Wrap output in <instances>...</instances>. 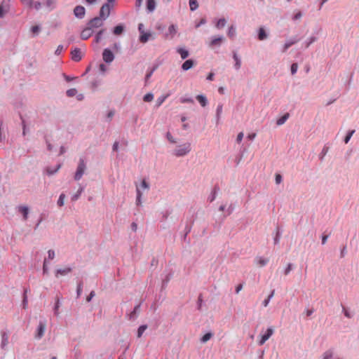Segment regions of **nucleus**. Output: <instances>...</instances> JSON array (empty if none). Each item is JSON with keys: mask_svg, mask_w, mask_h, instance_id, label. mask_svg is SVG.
Listing matches in <instances>:
<instances>
[{"mask_svg": "<svg viewBox=\"0 0 359 359\" xmlns=\"http://www.w3.org/2000/svg\"><path fill=\"white\" fill-rule=\"evenodd\" d=\"M67 95L69 97L76 95L77 90L76 88H71L67 90Z\"/></svg>", "mask_w": 359, "mask_h": 359, "instance_id": "e433bc0d", "label": "nucleus"}, {"mask_svg": "<svg viewBox=\"0 0 359 359\" xmlns=\"http://www.w3.org/2000/svg\"><path fill=\"white\" fill-rule=\"evenodd\" d=\"M243 136H244V134L243 132L239 133L236 137V142L238 143H240L242 141Z\"/></svg>", "mask_w": 359, "mask_h": 359, "instance_id": "13d9d810", "label": "nucleus"}, {"mask_svg": "<svg viewBox=\"0 0 359 359\" xmlns=\"http://www.w3.org/2000/svg\"><path fill=\"white\" fill-rule=\"evenodd\" d=\"M59 307H60V299L57 298L55 305V307H54L55 314L56 316H57L59 314V312H58Z\"/></svg>", "mask_w": 359, "mask_h": 359, "instance_id": "8fccbe9b", "label": "nucleus"}, {"mask_svg": "<svg viewBox=\"0 0 359 359\" xmlns=\"http://www.w3.org/2000/svg\"><path fill=\"white\" fill-rule=\"evenodd\" d=\"M27 290H25V294H24V297H23V300H22V306H23V309H27Z\"/></svg>", "mask_w": 359, "mask_h": 359, "instance_id": "a18cd8bd", "label": "nucleus"}, {"mask_svg": "<svg viewBox=\"0 0 359 359\" xmlns=\"http://www.w3.org/2000/svg\"><path fill=\"white\" fill-rule=\"evenodd\" d=\"M334 356L333 350H327L323 353V359H331Z\"/></svg>", "mask_w": 359, "mask_h": 359, "instance_id": "bb28decb", "label": "nucleus"}, {"mask_svg": "<svg viewBox=\"0 0 359 359\" xmlns=\"http://www.w3.org/2000/svg\"><path fill=\"white\" fill-rule=\"evenodd\" d=\"M140 305L138 304L137 305L133 311L130 313V320H134L137 318L138 313H140Z\"/></svg>", "mask_w": 359, "mask_h": 359, "instance_id": "412c9836", "label": "nucleus"}, {"mask_svg": "<svg viewBox=\"0 0 359 359\" xmlns=\"http://www.w3.org/2000/svg\"><path fill=\"white\" fill-rule=\"evenodd\" d=\"M10 4L8 0H3L0 3V19L3 18L9 11Z\"/></svg>", "mask_w": 359, "mask_h": 359, "instance_id": "20e7f679", "label": "nucleus"}, {"mask_svg": "<svg viewBox=\"0 0 359 359\" xmlns=\"http://www.w3.org/2000/svg\"><path fill=\"white\" fill-rule=\"evenodd\" d=\"M177 53L180 55L182 59H186L189 56L188 50L182 48H179L177 50Z\"/></svg>", "mask_w": 359, "mask_h": 359, "instance_id": "a878e982", "label": "nucleus"}, {"mask_svg": "<svg viewBox=\"0 0 359 359\" xmlns=\"http://www.w3.org/2000/svg\"><path fill=\"white\" fill-rule=\"evenodd\" d=\"M297 42V39H293V40H289L287 41L285 45L283 46V53H285L287 51V50L291 46H292L293 44L296 43Z\"/></svg>", "mask_w": 359, "mask_h": 359, "instance_id": "393cba45", "label": "nucleus"}, {"mask_svg": "<svg viewBox=\"0 0 359 359\" xmlns=\"http://www.w3.org/2000/svg\"><path fill=\"white\" fill-rule=\"evenodd\" d=\"M48 257L50 259H53L55 257V252L53 250H49L48 251Z\"/></svg>", "mask_w": 359, "mask_h": 359, "instance_id": "4d7b16f0", "label": "nucleus"}, {"mask_svg": "<svg viewBox=\"0 0 359 359\" xmlns=\"http://www.w3.org/2000/svg\"><path fill=\"white\" fill-rule=\"evenodd\" d=\"M46 325L45 322H43V321L39 322V325L37 332H36V334L35 336L36 338L41 339L43 336L45 330H46Z\"/></svg>", "mask_w": 359, "mask_h": 359, "instance_id": "9d476101", "label": "nucleus"}, {"mask_svg": "<svg viewBox=\"0 0 359 359\" xmlns=\"http://www.w3.org/2000/svg\"><path fill=\"white\" fill-rule=\"evenodd\" d=\"M166 97H167L166 96H162V97H158L156 100V106L157 107L161 106L163 104V102L165 101Z\"/></svg>", "mask_w": 359, "mask_h": 359, "instance_id": "09e8293b", "label": "nucleus"}, {"mask_svg": "<svg viewBox=\"0 0 359 359\" xmlns=\"http://www.w3.org/2000/svg\"><path fill=\"white\" fill-rule=\"evenodd\" d=\"M275 180H276V184H280V183L281 182V181H282V177H281V175H279V174H277V175H276V179H275Z\"/></svg>", "mask_w": 359, "mask_h": 359, "instance_id": "69168bd1", "label": "nucleus"}, {"mask_svg": "<svg viewBox=\"0 0 359 359\" xmlns=\"http://www.w3.org/2000/svg\"><path fill=\"white\" fill-rule=\"evenodd\" d=\"M302 14L300 11H299L297 13H296L294 17H293V20H299L302 18Z\"/></svg>", "mask_w": 359, "mask_h": 359, "instance_id": "338daca9", "label": "nucleus"}, {"mask_svg": "<svg viewBox=\"0 0 359 359\" xmlns=\"http://www.w3.org/2000/svg\"><path fill=\"white\" fill-rule=\"evenodd\" d=\"M255 262H256V264H257V265L258 266L262 267V266H265L268 263L269 259L263 258L262 257H257L255 259Z\"/></svg>", "mask_w": 359, "mask_h": 359, "instance_id": "2eb2a0df", "label": "nucleus"}, {"mask_svg": "<svg viewBox=\"0 0 359 359\" xmlns=\"http://www.w3.org/2000/svg\"><path fill=\"white\" fill-rule=\"evenodd\" d=\"M147 329V325H142L140 326L138 330H137V337L140 338L142 336V334L144 333V332Z\"/></svg>", "mask_w": 359, "mask_h": 359, "instance_id": "c756f323", "label": "nucleus"}, {"mask_svg": "<svg viewBox=\"0 0 359 359\" xmlns=\"http://www.w3.org/2000/svg\"><path fill=\"white\" fill-rule=\"evenodd\" d=\"M223 41H224L223 36H219V37L214 38L210 41V47L219 46Z\"/></svg>", "mask_w": 359, "mask_h": 359, "instance_id": "ddd939ff", "label": "nucleus"}, {"mask_svg": "<svg viewBox=\"0 0 359 359\" xmlns=\"http://www.w3.org/2000/svg\"><path fill=\"white\" fill-rule=\"evenodd\" d=\"M104 21V20H103L100 17H95L88 22V25L92 29H93V28H99L103 25Z\"/></svg>", "mask_w": 359, "mask_h": 359, "instance_id": "7ed1b4c3", "label": "nucleus"}, {"mask_svg": "<svg viewBox=\"0 0 359 359\" xmlns=\"http://www.w3.org/2000/svg\"><path fill=\"white\" fill-rule=\"evenodd\" d=\"M222 111V105L219 104V105H218V107L217 108V119L219 118L220 114H221Z\"/></svg>", "mask_w": 359, "mask_h": 359, "instance_id": "6e6d98bb", "label": "nucleus"}, {"mask_svg": "<svg viewBox=\"0 0 359 359\" xmlns=\"http://www.w3.org/2000/svg\"><path fill=\"white\" fill-rule=\"evenodd\" d=\"M81 292H82V283H79L78 284L77 290H76V293H77L78 297L81 295Z\"/></svg>", "mask_w": 359, "mask_h": 359, "instance_id": "5fc2aeb1", "label": "nucleus"}, {"mask_svg": "<svg viewBox=\"0 0 359 359\" xmlns=\"http://www.w3.org/2000/svg\"><path fill=\"white\" fill-rule=\"evenodd\" d=\"M140 189L148 190L149 189V184L146 182V180H143L138 187Z\"/></svg>", "mask_w": 359, "mask_h": 359, "instance_id": "a19ab883", "label": "nucleus"}, {"mask_svg": "<svg viewBox=\"0 0 359 359\" xmlns=\"http://www.w3.org/2000/svg\"><path fill=\"white\" fill-rule=\"evenodd\" d=\"M40 27L39 25H35V26H33L32 28H31V31L32 32V33L34 34V35H37L39 34V32H40Z\"/></svg>", "mask_w": 359, "mask_h": 359, "instance_id": "49530a36", "label": "nucleus"}, {"mask_svg": "<svg viewBox=\"0 0 359 359\" xmlns=\"http://www.w3.org/2000/svg\"><path fill=\"white\" fill-rule=\"evenodd\" d=\"M273 329L272 327H269L266 330V333L262 336L261 339L259 341V344L260 346L263 345L266 342V341H267L271 337V336L273 334Z\"/></svg>", "mask_w": 359, "mask_h": 359, "instance_id": "1a4fd4ad", "label": "nucleus"}, {"mask_svg": "<svg viewBox=\"0 0 359 359\" xmlns=\"http://www.w3.org/2000/svg\"><path fill=\"white\" fill-rule=\"evenodd\" d=\"M105 29H100L96 34L95 36V42L96 43H99L102 39V35L103 34V33L104 32Z\"/></svg>", "mask_w": 359, "mask_h": 359, "instance_id": "58836bf2", "label": "nucleus"}, {"mask_svg": "<svg viewBox=\"0 0 359 359\" xmlns=\"http://www.w3.org/2000/svg\"><path fill=\"white\" fill-rule=\"evenodd\" d=\"M166 138L169 141L170 143L175 144L177 142L176 140L173 137L170 132L166 133Z\"/></svg>", "mask_w": 359, "mask_h": 359, "instance_id": "79ce46f5", "label": "nucleus"}, {"mask_svg": "<svg viewBox=\"0 0 359 359\" xmlns=\"http://www.w3.org/2000/svg\"><path fill=\"white\" fill-rule=\"evenodd\" d=\"M86 170V164L83 158H80L76 171L74 175V180H79Z\"/></svg>", "mask_w": 359, "mask_h": 359, "instance_id": "f03ea898", "label": "nucleus"}, {"mask_svg": "<svg viewBox=\"0 0 359 359\" xmlns=\"http://www.w3.org/2000/svg\"><path fill=\"white\" fill-rule=\"evenodd\" d=\"M81 52L79 48H76L72 51V58L73 60L79 61L81 60Z\"/></svg>", "mask_w": 359, "mask_h": 359, "instance_id": "9b49d317", "label": "nucleus"}, {"mask_svg": "<svg viewBox=\"0 0 359 359\" xmlns=\"http://www.w3.org/2000/svg\"><path fill=\"white\" fill-rule=\"evenodd\" d=\"M153 99H154V95L151 93L146 94L143 97V100L146 102H151L153 100Z\"/></svg>", "mask_w": 359, "mask_h": 359, "instance_id": "c9c22d12", "label": "nucleus"}, {"mask_svg": "<svg viewBox=\"0 0 359 359\" xmlns=\"http://www.w3.org/2000/svg\"><path fill=\"white\" fill-rule=\"evenodd\" d=\"M94 33L93 29H92L88 25L87 27L83 29L81 33V38L83 40H86L90 38Z\"/></svg>", "mask_w": 359, "mask_h": 359, "instance_id": "6e6552de", "label": "nucleus"}, {"mask_svg": "<svg viewBox=\"0 0 359 359\" xmlns=\"http://www.w3.org/2000/svg\"><path fill=\"white\" fill-rule=\"evenodd\" d=\"M18 210L23 215V219L25 221L28 218L29 208L27 206H19Z\"/></svg>", "mask_w": 359, "mask_h": 359, "instance_id": "4468645a", "label": "nucleus"}, {"mask_svg": "<svg viewBox=\"0 0 359 359\" xmlns=\"http://www.w3.org/2000/svg\"><path fill=\"white\" fill-rule=\"evenodd\" d=\"M136 192H137V197H138V198L142 197V190L140 189V187H138V186H137V187H136Z\"/></svg>", "mask_w": 359, "mask_h": 359, "instance_id": "680f3d73", "label": "nucleus"}, {"mask_svg": "<svg viewBox=\"0 0 359 359\" xmlns=\"http://www.w3.org/2000/svg\"><path fill=\"white\" fill-rule=\"evenodd\" d=\"M190 10L194 11L198 8V4L196 0H189Z\"/></svg>", "mask_w": 359, "mask_h": 359, "instance_id": "cd10ccee", "label": "nucleus"}, {"mask_svg": "<svg viewBox=\"0 0 359 359\" xmlns=\"http://www.w3.org/2000/svg\"><path fill=\"white\" fill-rule=\"evenodd\" d=\"M62 50H63V46L62 45H59L57 46V49L55 51V54L56 55H60V53H62Z\"/></svg>", "mask_w": 359, "mask_h": 359, "instance_id": "603ef678", "label": "nucleus"}, {"mask_svg": "<svg viewBox=\"0 0 359 359\" xmlns=\"http://www.w3.org/2000/svg\"><path fill=\"white\" fill-rule=\"evenodd\" d=\"M56 2V0H45L44 4L49 11H52L55 8Z\"/></svg>", "mask_w": 359, "mask_h": 359, "instance_id": "f3484780", "label": "nucleus"}, {"mask_svg": "<svg viewBox=\"0 0 359 359\" xmlns=\"http://www.w3.org/2000/svg\"><path fill=\"white\" fill-rule=\"evenodd\" d=\"M22 3L27 6L32 7L33 4L32 0H20Z\"/></svg>", "mask_w": 359, "mask_h": 359, "instance_id": "864d4df0", "label": "nucleus"}, {"mask_svg": "<svg viewBox=\"0 0 359 359\" xmlns=\"http://www.w3.org/2000/svg\"><path fill=\"white\" fill-rule=\"evenodd\" d=\"M60 166H61V165H60V164H59V165H57L56 166L55 169H54V170H52V169H50V168H48L46 169L47 174H48V175H53V174H54V173L57 172V170L60 168Z\"/></svg>", "mask_w": 359, "mask_h": 359, "instance_id": "ea45409f", "label": "nucleus"}, {"mask_svg": "<svg viewBox=\"0 0 359 359\" xmlns=\"http://www.w3.org/2000/svg\"><path fill=\"white\" fill-rule=\"evenodd\" d=\"M212 337V334L211 332H208L205 334L203 336V337L201 339V341L202 343H205L208 340H210Z\"/></svg>", "mask_w": 359, "mask_h": 359, "instance_id": "72a5a7b5", "label": "nucleus"}, {"mask_svg": "<svg viewBox=\"0 0 359 359\" xmlns=\"http://www.w3.org/2000/svg\"><path fill=\"white\" fill-rule=\"evenodd\" d=\"M65 198V194H61L60 197H59V199L57 201V205L58 206L62 207L64 205Z\"/></svg>", "mask_w": 359, "mask_h": 359, "instance_id": "37998d69", "label": "nucleus"}, {"mask_svg": "<svg viewBox=\"0 0 359 359\" xmlns=\"http://www.w3.org/2000/svg\"><path fill=\"white\" fill-rule=\"evenodd\" d=\"M292 270V264H289L285 269V275H287Z\"/></svg>", "mask_w": 359, "mask_h": 359, "instance_id": "0e129e2a", "label": "nucleus"}, {"mask_svg": "<svg viewBox=\"0 0 359 359\" xmlns=\"http://www.w3.org/2000/svg\"><path fill=\"white\" fill-rule=\"evenodd\" d=\"M103 60L107 63L111 62L114 59L113 53L108 48H105L102 53Z\"/></svg>", "mask_w": 359, "mask_h": 359, "instance_id": "423d86ee", "label": "nucleus"}, {"mask_svg": "<svg viewBox=\"0 0 359 359\" xmlns=\"http://www.w3.org/2000/svg\"><path fill=\"white\" fill-rule=\"evenodd\" d=\"M181 102H182V103H185V102L194 103V100L191 97L182 98L181 99Z\"/></svg>", "mask_w": 359, "mask_h": 359, "instance_id": "052dcab7", "label": "nucleus"}, {"mask_svg": "<svg viewBox=\"0 0 359 359\" xmlns=\"http://www.w3.org/2000/svg\"><path fill=\"white\" fill-rule=\"evenodd\" d=\"M226 22V21L224 18H221L217 21V22L216 24V27L217 29H221L225 26Z\"/></svg>", "mask_w": 359, "mask_h": 359, "instance_id": "f704fd0d", "label": "nucleus"}, {"mask_svg": "<svg viewBox=\"0 0 359 359\" xmlns=\"http://www.w3.org/2000/svg\"><path fill=\"white\" fill-rule=\"evenodd\" d=\"M95 292H94V291H91V292H90V294L87 297V298H86V301H87L88 302H90V301H91V299H92V298L95 296Z\"/></svg>", "mask_w": 359, "mask_h": 359, "instance_id": "e2e57ef3", "label": "nucleus"}, {"mask_svg": "<svg viewBox=\"0 0 359 359\" xmlns=\"http://www.w3.org/2000/svg\"><path fill=\"white\" fill-rule=\"evenodd\" d=\"M191 150V144L189 142L177 145L172 151V154L175 157H183L187 155Z\"/></svg>", "mask_w": 359, "mask_h": 359, "instance_id": "f257e3e1", "label": "nucleus"}, {"mask_svg": "<svg viewBox=\"0 0 359 359\" xmlns=\"http://www.w3.org/2000/svg\"><path fill=\"white\" fill-rule=\"evenodd\" d=\"M175 34H176V27L174 25H172L169 27L168 33H166L165 37L168 38V36L170 35V39H172Z\"/></svg>", "mask_w": 359, "mask_h": 359, "instance_id": "4be33fe9", "label": "nucleus"}, {"mask_svg": "<svg viewBox=\"0 0 359 359\" xmlns=\"http://www.w3.org/2000/svg\"><path fill=\"white\" fill-rule=\"evenodd\" d=\"M110 15V6L109 4H104L100 8V16L103 20H106Z\"/></svg>", "mask_w": 359, "mask_h": 359, "instance_id": "39448f33", "label": "nucleus"}, {"mask_svg": "<svg viewBox=\"0 0 359 359\" xmlns=\"http://www.w3.org/2000/svg\"><path fill=\"white\" fill-rule=\"evenodd\" d=\"M99 68L100 72L102 73H104L107 71V67L104 64H100Z\"/></svg>", "mask_w": 359, "mask_h": 359, "instance_id": "774afa93", "label": "nucleus"}, {"mask_svg": "<svg viewBox=\"0 0 359 359\" xmlns=\"http://www.w3.org/2000/svg\"><path fill=\"white\" fill-rule=\"evenodd\" d=\"M32 6H34V8L38 11L41 8V4L39 1H36L33 3Z\"/></svg>", "mask_w": 359, "mask_h": 359, "instance_id": "bf43d9fd", "label": "nucleus"}, {"mask_svg": "<svg viewBox=\"0 0 359 359\" xmlns=\"http://www.w3.org/2000/svg\"><path fill=\"white\" fill-rule=\"evenodd\" d=\"M156 8L155 0H147V9L149 12H153Z\"/></svg>", "mask_w": 359, "mask_h": 359, "instance_id": "aec40b11", "label": "nucleus"}, {"mask_svg": "<svg viewBox=\"0 0 359 359\" xmlns=\"http://www.w3.org/2000/svg\"><path fill=\"white\" fill-rule=\"evenodd\" d=\"M83 191V187H80V188L79 189L78 191L76 194H75L72 197V201H76L79 199V198L80 197V195L81 194V193Z\"/></svg>", "mask_w": 359, "mask_h": 359, "instance_id": "2f4dec72", "label": "nucleus"}, {"mask_svg": "<svg viewBox=\"0 0 359 359\" xmlns=\"http://www.w3.org/2000/svg\"><path fill=\"white\" fill-rule=\"evenodd\" d=\"M298 69V65L297 63H293L291 66V73L292 74H294Z\"/></svg>", "mask_w": 359, "mask_h": 359, "instance_id": "3c124183", "label": "nucleus"}, {"mask_svg": "<svg viewBox=\"0 0 359 359\" xmlns=\"http://www.w3.org/2000/svg\"><path fill=\"white\" fill-rule=\"evenodd\" d=\"M196 98L202 107L206 106V104L208 103V100H207V98L205 97V96H204L203 95H198Z\"/></svg>", "mask_w": 359, "mask_h": 359, "instance_id": "5701e85b", "label": "nucleus"}, {"mask_svg": "<svg viewBox=\"0 0 359 359\" xmlns=\"http://www.w3.org/2000/svg\"><path fill=\"white\" fill-rule=\"evenodd\" d=\"M151 34L150 32H143L141 33V35L140 36V41L142 43H146L148 41V40L151 37Z\"/></svg>", "mask_w": 359, "mask_h": 359, "instance_id": "dca6fc26", "label": "nucleus"}, {"mask_svg": "<svg viewBox=\"0 0 359 359\" xmlns=\"http://www.w3.org/2000/svg\"><path fill=\"white\" fill-rule=\"evenodd\" d=\"M233 59H234V60L236 62H235V68L236 69H239L240 67H241V60L239 59V57H238L236 53H235V52L233 53Z\"/></svg>", "mask_w": 359, "mask_h": 359, "instance_id": "c85d7f7f", "label": "nucleus"}, {"mask_svg": "<svg viewBox=\"0 0 359 359\" xmlns=\"http://www.w3.org/2000/svg\"><path fill=\"white\" fill-rule=\"evenodd\" d=\"M21 120H22V135L25 136L27 135V133H28L29 130L27 127V124H26L25 119L22 117H21Z\"/></svg>", "mask_w": 359, "mask_h": 359, "instance_id": "473e14b6", "label": "nucleus"}, {"mask_svg": "<svg viewBox=\"0 0 359 359\" xmlns=\"http://www.w3.org/2000/svg\"><path fill=\"white\" fill-rule=\"evenodd\" d=\"M74 15L79 19L84 18L86 14V9L82 6H76L74 9Z\"/></svg>", "mask_w": 359, "mask_h": 359, "instance_id": "0eeeda50", "label": "nucleus"}, {"mask_svg": "<svg viewBox=\"0 0 359 359\" xmlns=\"http://www.w3.org/2000/svg\"><path fill=\"white\" fill-rule=\"evenodd\" d=\"M354 133H355L354 130H351V131L348 132V133L347 134V135L344 138V142H345L346 144H347L348 142V141L350 140L351 136L353 135Z\"/></svg>", "mask_w": 359, "mask_h": 359, "instance_id": "de8ad7c7", "label": "nucleus"}, {"mask_svg": "<svg viewBox=\"0 0 359 359\" xmlns=\"http://www.w3.org/2000/svg\"><path fill=\"white\" fill-rule=\"evenodd\" d=\"M125 31V26L123 25H118L113 29V33L116 36L121 35Z\"/></svg>", "mask_w": 359, "mask_h": 359, "instance_id": "f8f14e48", "label": "nucleus"}, {"mask_svg": "<svg viewBox=\"0 0 359 359\" xmlns=\"http://www.w3.org/2000/svg\"><path fill=\"white\" fill-rule=\"evenodd\" d=\"M289 117V114H285V115H283L282 117H280V118H278L277 120V125L278 126H280V125H283L285 121Z\"/></svg>", "mask_w": 359, "mask_h": 359, "instance_id": "7c9ffc66", "label": "nucleus"}, {"mask_svg": "<svg viewBox=\"0 0 359 359\" xmlns=\"http://www.w3.org/2000/svg\"><path fill=\"white\" fill-rule=\"evenodd\" d=\"M236 35V29H235V27L231 25L229 28V31H228V36L230 37V38H233Z\"/></svg>", "mask_w": 359, "mask_h": 359, "instance_id": "4c0bfd02", "label": "nucleus"}, {"mask_svg": "<svg viewBox=\"0 0 359 359\" xmlns=\"http://www.w3.org/2000/svg\"><path fill=\"white\" fill-rule=\"evenodd\" d=\"M267 37H268V35L266 33L263 27H260L259 29V33H258V39L260 41H263V40L266 39Z\"/></svg>", "mask_w": 359, "mask_h": 359, "instance_id": "b1692460", "label": "nucleus"}, {"mask_svg": "<svg viewBox=\"0 0 359 359\" xmlns=\"http://www.w3.org/2000/svg\"><path fill=\"white\" fill-rule=\"evenodd\" d=\"M194 66V61L192 60H186L182 65V69L184 71L189 70Z\"/></svg>", "mask_w": 359, "mask_h": 359, "instance_id": "a211bd4d", "label": "nucleus"}, {"mask_svg": "<svg viewBox=\"0 0 359 359\" xmlns=\"http://www.w3.org/2000/svg\"><path fill=\"white\" fill-rule=\"evenodd\" d=\"M72 269L69 267H66L63 269H57L55 273L56 277H58L59 275L60 276H65L69 272H71Z\"/></svg>", "mask_w": 359, "mask_h": 359, "instance_id": "6ab92c4d", "label": "nucleus"}, {"mask_svg": "<svg viewBox=\"0 0 359 359\" xmlns=\"http://www.w3.org/2000/svg\"><path fill=\"white\" fill-rule=\"evenodd\" d=\"M2 341H1V348H4L5 346L8 344V337L6 334H4L2 337Z\"/></svg>", "mask_w": 359, "mask_h": 359, "instance_id": "c03bdc74", "label": "nucleus"}]
</instances>
